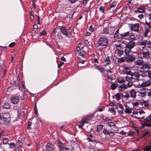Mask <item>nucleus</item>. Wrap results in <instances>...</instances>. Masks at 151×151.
Returning <instances> with one entry per match:
<instances>
[{"label": "nucleus", "instance_id": "obj_40", "mask_svg": "<svg viewBox=\"0 0 151 151\" xmlns=\"http://www.w3.org/2000/svg\"><path fill=\"white\" fill-rule=\"evenodd\" d=\"M8 145L9 147L10 148H13L15 146V144L14 143H8Z\"/></svg>", "mask_w": 151, "mask_h": 151}, {"label": "nucleus", "instance_id": "obj_4", "mask_svg": "<svg viewBox=\"0 0 151 151\" xmlns=\"http://www.w3.org/2000/svg\"><path fill=\"white\" fill-rule=\"evenodd\" d=\"M150 69L149 65L147 63L142 64V66L139 68V71L141 73H145L147 72Z\"/></svg>", "mask_w": 151, "mask_h": 151}, {"label": "nucleus", "instance_id": "obj_3", "mask_svg": "<svg viewBox=\"0 0 151 151\" xmlns=\"http://www.w3.org/2000/svg\"><path fill=\"white\" fill-rule=\"evenodd\" d=\"M60 27V29L61 32L62 33L63 35L68 37L69 35V33H71L72 32L71 27H69L67 31L65 27L63 26H59Z\"/></svg>", "mask_w": 151, "mask_h": 151}, {"label": "nucleus", "instance_id": "obj_60", "mask_svg": "<svg viewBox=\"0 0 151 151\" xmlns=\"http://www.w3.org/2000/svg\"><path fill=\"white\" fill-rule=\"evenodd\" d=\"M87 2V0H83V1L82 2V4L83 5H84V4H85V5H86Z\"/></svg>", "mask_w": 151, "mask_h": 151}, {"label": "nucleus", "instance_id": "obj_53", "mask_svg": "<svg viewBox=\"0 0 151 151\" xmlns=\"http://www.w3.org/2000/svg\"><path fill=\"white\" fill-rule=\"evenodd\" d=\"M147 17L148 18L149 20L150 21V23L151 22V13L148 14L147 15Z\"/></svg>", "mask_w": 151, "mask_h": 151}, {"label": "nucleus", "instance_id": "obj_19", "mask_svg": "<svg viewBox=\"0 0 151 151\" xmlns=\"http://www.w3.org/2000/svg\"><path fill=\"white\" fill-rule=\"evenodd\" d=\"M115 52L117 54V55L121 56L123 53V51L121 48H117L115 50Z\"/></svg>", "mask_w": 151, "mask_h": 151}, {"label": "nucleus", "instance_id": "obj_56", "mask_svg": "<svg viewBox=\"0 0 151 151\" xmlns=\"http://www.w3.org/2000/svg\"><path fill=\"white\" fill-rule=\"evenodd\" d=\"M18 143L20 147H22V143L21 141L18 140Z\"/></svg>", "mask_w": 151, "mask_h": 151}, {"label": "nucleus", "instance_id": "obj_6", "mask_svg": "<svg viewBox=\"0 0 151 151\" xmlns=\"http://www.w3.org/2000/svg\"><path fill=\"white\" fill-rule=\"evenodd\" d=\"M107 38H99L98 41V44L101 46H106L107 44Z\"/></svg>", "mask_w": 151, "mask_h": 151}, {"label": "nucleus", "instance_id": "obj_51", "mask_svg": "<svg viewBox=\"0 0 151 151\" xmlns=\"http://www.w3.org/2000/svg\"><path fill=\"white\" fill-rule=\"evenodd\" d=\"M46 32L45 30L43 31L42 32H40V35L42 36V35H45L46 34Z\"/></svg>", "mask_w": 151, "mask_h": 151}, {"label": "nucleus", "instance_id": "obj_47", "mask_svg": "<svg viewBox=\"0 0 151 151\" xmlns=\"http://www.w3.org/2000/svg\"><path fill=\"white\" fill-rule=\"evenodd\" d=\"M133 85L132 82L131 81L129 82L127 85V88L131 87Z\"/></svg>", "mask_w": 151, "mask_h": 151}, {"label": "nucleus", "instance_id": "obj_44", "mask_svg": "<svg viewBox=\"0 0 151 151\" xmlns=\"http://www.w3.org/2000/svg\"><path fill=\"white\" fill-rule=\"evenodd\" d=\"M103 133L106 135H108L109 134V132L106 130V129L104 128L103 131Z\"/></svg>", "mask_w": 151, "mask_h": 151}, {"label": "nucleus", "instance_id": "obj_48", "mask_svg": "<svg viewBox=\"0 0 151 151\" xmlns=\"http://www.w3.org/2000/svg\"><path fill=\"white\" fill-rule=\"evenodd\" d=\"M57 29H58L57 28H55L53 29L52 32L51 34V35L52 37L54 35L55 33L56 32V30Z\"/></svg>", "mask_w": 151, "mask_h": 151}, {"label": "nucleus", "instance_id": "obj_55", "mask_svg": "<svg viewBox=\"0 0 151 151\" xmlns=\"http://www.w3.org/2000/svg\"><path fill=\"white\" fill-rule=\"evenodd\" d=\"M89 30L91 32H93L94 31V29L92 25L90 26L89 27Z\"/></svg>", "mask_w": 151, "mask_h": 151}, {"label": "nucleus", "instance_id": "obj_5", "mask_svg": "<svg viewBox=\"0 0 151 151\" xmlns=\"http://www.w3.org/2000/svg\"><path fill=\"white\" fill-rule=\"evenodd\" d=\"M149 89L145 88H142L137 90V92L139 94V95L143 97H145L147 94V91Z\"/></svg>", "mask_w": 151, "mask_h": 151}, {"label": "nucleus", "instance_id": "obj_2", "mask_svg": "<svg viewBox=\"0 0 151 151\" xmlns=\"http://www.w3.org/2000/svg\"><path fill=\"white\" fill-rule=\"evenodd\" d=\"M83 47L78 46L76 48V53L78 55L83 56L86 54V52L83 49Z\"/></svg>", "mask_w": 151, "mask_h": 151}, {"label": "nucleus", "instance_id": "obj_50", "mask_svg": "<svg viewBox=\"0 0 151 151\" xmlns=\"http://www.w3.org/2000/svg\"><path fill=\"white\" fill-rule=\"evenodd\" d=\"M148 73V76L149 78V79L150 81H151V71L149 70L147 71Z\"/></svg>", "mask_w": 151, "mask_h": 151}, {"label": "nucleus", "instance_id": "obj_16", "mask_svg": "<svg viewBox=\"0 0 151 151\" xmlns=\"http://www.w3.org/2000/svg\"><path fill=\"white\" fill-rule=\"evenodd\" d=\"M151 84V83L150 81H147L142 83L141 84V86L142 88L143 87H146L150 86Z\"/></svg>", "mask_w": 151, "mask_h": 151}, {"label": "nucleus", "instance_id": "obj_13", "mask_svg": "<svg viewBox=\"0 0 151 151\" xmlns=\"http://www.w3.org/2000/svg\"><path fill=\"white\" fill-rule=\"evenodd\" d=\"M145 11V6H141L138 7L137 9L134 10V12L135 13H142Z\"/></svg>", "mask_w": 151, "mask_h": 151}, {"label": "nucleus", "instance_id": "obj_39", "mask_svg": "<svg viewBox=\"0 0 151 151\" xmlns=\"http://www.w3.org/2000/svg\"><path fill=\"white\" fill-rule=\"evenodd\" d=\"M8 48V47L7 46H0V50L1 51H5Z\"/></svg>", "mask_w": 151, "mask_h": 151}, {"label": "nucleus", "instance_id": "obj_61", "mask_svg": "<svg viewBox=\"0 0 151 151\" xmlns=\"http://www.w3.org/2000/svg\"><path fill=\"white\" fill-rule=\"evenodd\" d=\"M138 17L140 19H142L144 17V15L143 14H140L138 15Z\"/></svg>", "mask_w": 151, "mask_h": 151}, {"label": "nucleus", "instance_id": "obj_59", "mask_svg": "<svg viewBox=\"0 0 151 151\" xmlns=\"http://www.w3.org/2000/svg\"><path fill=\"white\" fill-rule=\"evenodd\" d=\"M64 64V63L63 62H61L60 63L58 64V67L60 68Z\"/></svg>", "mask_w": 151, "mask_h": 151}, {"label": "nucleus", "instance_id": "obj_37", "mask_svg": "<svg viewBox=\"0 0 151 151\" xmlns=\"http://www.w3.org/2000/svg\"><path fill=\"white\" fill-rule=\"evenodd\" d=\"M111 87L112 90H114L116 88L117 86L116 84L113 83L111 85Z\"/></svg>", "mask_w": 151, "mask_h": 151}, {"label": "nucleus", "instance_id": "obj_15", "mask_svg": "<svg viewBox=\"0 0 151 151\" xmlns=\"http://www.w3.org/2000/svg\"><path fill=\"white\" fill-rule=\"evenodd\" d=\"M143 60L142 58H141L135 60L134 62V65H141L143 64Z\"/></svg>", "mask_w": 151, "mask_h": 151}, {"label": "nucleus", "instance_id": "obj_45", "mask_svg": "<svg viewBox=\"0 0 151 151\" xmlns=\"http://www.w3.org/2000/svg\"><path fill=\"white\" fill-rule=\"evenodd\" d=\"M62 149V151H72L71 149L65 147H63Z\"/></svg>", "mask_w": 151, "mask_h": 151}, {"label": "nucleus", "instance_id": "obj_23", "mask_svg": "<svg viewBox=\"0 0 151 151\" xmlns=\"http://www.w3.org/2000/svg\"><path fill=\"white\" fill-rule=\"evenodd\" d=\"M9 141V138H5L3 139V144L4 145L7 144Z\"/></svg>", "mask_w": 151, "mask_h": 151}, {"label": "nucleus", "instance_id": "obj_57", "mask_svg": "<svg viewBox=\"0 0 151 151\" xmlns=\"http://www.w3.org/2000/svg\"><path fill=\"white\" fill-rule=\"evenodd\" d=\"M77 1V0H70V2L72 4L75 3Z\"/></svg>", "mask_w": 151, "mask_h": 151}, {"label": "nucleus", "instance_id": "obj_27", "mask_svg": "<svg viewBox=\"0 0 151 151\" xmlns=\"http://www.w3.org/2000/svg\"><path fill=\"white\" fill-rule=\"evenodd\" d=\"M103 125L102 124L99 125L98 126L97 129V131L99 132L100 130L103 128Z\"/></svg>", "mask_w": 151, "mask_h": 151}, {"label": "nucleus", "instance_id": "obj_54", "mask_svg": "<svg viewBox=\"0 0 151 151\" xmlns=\"http://www.w3.org/2000/svg\"><path fill=\"white\" fill-rule=\"evenodd\" d=\"M88 121L90 120L91 118V116H88L85 117Z\"/></svg>", "mask_w": 151, "mask_h": 151}, {"label": "nucleus", "instance_id": "obj_33", "mask_svg": "<svg viewBox=\"0 0 151 151\" xmlns=\"http://www.w3.org/2000/svg\"><path fill=\"white\" fill-rule=\"evenodd\" d=\"M116 99L117 100H120L121 99V96L119 93H117L115 95Z\"/></svg>", "mask_w": 151, "mask_h": 151}, {"label": "nucleus", "instance_id": "obj_11", "mask_svg": "<svg viewBox=\"0 0 151 151\" xmlns=\"http://www.w3.org/2000/svg\"><path fill=\"white\" fill-rule=\"evenodd\" d=\"M46 151H52L54 149V145L50 143H48L46 145Z\"/></svg>", "mask_w": 151, "mask_h": 151}, {"label": "nucleus", "instance_id": "obj_24", "mask_svg": "<svg viewBox=\"0 0 151 151\" xmlns=\"http://www.w3.org/2000/svg\"><path fill=\"white\" fill-rule=\"evenodd\" d=\"M10 105L8 103H5L3 106V107L4 109H8L10 107Z\"/></svg>", "mask_w": 151, "mask_h": 151}, {"label": "nucleus", "instance_id": "obj_41", "mask_svg": "<svg viewBox=\"0 0 151 151\" xmlns=\"http://www.w3.org/2000/svg\"><path fill=\"white\" fill-rule=\"evenodd\" d=\"M142 126H146L148 127H151V123H148L146 122H145L144 123L142 124Z\"/></svg>", "mask_w": 151, "mask_h": 151}, {"label": "nucleus", "instance_id": "obj_18", "mask_svg": "<svg viewBox=\"0 0 151 151\" xmlns=\"http://www.w3.org/2000/svg\"><path fill=\"white\" fill-rule=\"evenodd\" d=\"M131 97L133 99H135L136 97V92L134 89H132L130 92Z\"/></svg>", "mask_w": 151, "mask_h": 151}, {"label": "nucleus", "instance_id": "obj_7", "mask_svg": "<svg viewBox=\"0 0 151 151\" xmlns=\"http://www.w3.org/2000/svg\"><path fill=\"white\" fill-rule=\"evenodd\" d=\"M130 74V76H132L133 79L137 80H139L140 75L138 71H135L133 73L131 72Z\"/></svg>", "mask_w": 151, "mask_h": 151}, {"label": "nucleus", "instance_id": "obj_26", "mask_svg": "<svg viewBox=\"0 0 151 151\" xmlns=\"http://www.w3.org/2000/svg\"><path fill=\"white\" fill-rule=\"evenodd\" d=\"M131 49H129V48H127V47H126V49L125 50V52L126 54V55H129V53L131 51Z\"/></svg>", "mask_w": 151, "mask_h": 151}, {"label": "nucleus", "instance_id": "obj_42", "mask_svg": "<svg viewBox=\"0 0 151 151\" xmlns=\"http://www.w3.org/2000/svg\"><path fill=\"white\" fill-rule=\"evenodd\" d=\"M150 30V28H147L146 29L145 32L144 33V36L145 37H146L147 36V33L149 32Z\"/></svg>", "mask_w": 151, "mask_h": 151}, {"label": "nucleus", "instance_id": "obj_32", "mask_svg": "<svg viewBox=\"0 0 151 151\" xmlns=\"http://www.w3.org/2000/svg\"><path fill=\"white\" fill-rule=\"evenodd\" d=\"M105 63L107 64H109L110 63V61L109 57H107L105 60Z\"/></svg>", "mask_w": 151, "mask_h": 151}, {"label": "nucleus", "instance_id": "obj_10", "mask_svg": "<svg viewBox=\"0 0 151 151\" xmlns=\"http://www.w3.org/2000/svg\"><path fill=\"white\" fill-rule=\"evenodd\" d=\"M139 24L138 23L132 24L131 27V29L132 31L137 32L139 30Z\"/></svg>", "mask_w": 151, "mask_h": 151}, {"label": "nucleus", "instance_id": "obj_12", "mask_svg": "<svg viewBox=\"0 0 151 151\" xmlns=\"http://www.w3.org/2000/svg\"><path fill=\"white\" fill-rule=\"evenodd\" d=\"M122 71L123 73V74L130 75H131L130 74L131 73V71L130 70V68L127 67L123 68Z\"/></svg>", "mask_w": 151, "mask_h": 151}, {"label": "nucleus", "instance_id": "obj_35", "mask_svg": "<svg viewBox=\"0 0 151 151\" xmlns=\"http://www.w3.org/2000/svg\"><path fill=\"white\" fill-rule=\"evenodd\" d=\"M94 68H95V69L98 70L100 72H103L102 69L101 68H100L99 67H98L97 65H94Z\"/></svg>", "mask_w": 151, "mask_h": 151}, {"label": "nucleus", "instance_id": "obj_28", "mask_svg": "<svg viewBox=\"0 0 151 151\" xmlns=\"http://www.w3.org/2000/svg\"><path fill=\"white\" fill-rule=\"evenodd\" d=\"M117 2L116 1L113 2L111 4L110 6L109 9H111L113 7H114L116 5Z\"/></svg>", "mask_w": 151, "mask_h": 151}, {"label": "nucleus", "instance_id": "obj_9", "mask_svg": "<svg viewBox=\"0 0 151 151\" xmlns=\"http://www.w3.org/2000/svg\"><path fill=\"white\" fill-rule=\"evenodd\" d=\"M19 100V97L17 96H14L11 98V101L12 103L14 104H17Z\"/></svg>", "mask_w": 151, "mask_h": 151}, {"label": "nucleus", "instance_id": "obj_20", "mask_svg": "<svg viewBox=\"0 0 151 151\" xmlns=\"http://www.w3.org/2000/svg\"><path fill=\"white\" fill-rule=\"evenodd\" d=\"M127 88L126 85L123 84L121 85L119 87V90L121 91H124Z\"/></svg>", "mask_w": 151, "mask_h": 151}, {"label": "nucleus", "instance_id": "obj_38", "mask_svg": "<svg viewBox=\"0 0 151 151\" xmlns=\"http://www.w3.org/2000/svg\"><path fill=\"white\" fill-rule=\"evenodd\" d=\"M125 112L127 114H129L132 113V110L130 109L126 108L125 109Z\"/></svg>", "mask_w": 151, "mask_h": 151}, {"label": "nucleus", "instance_id": "obj_21", "mask_svg": "<svg viewBox=\"0 0 151 151\" xmlns=\"http://www.w3.org/2000/svg\"><path fill=\"white\" fill-rule=\"evenodd\" d=\"M143 151H151V143L150 145H148L143 149Z\"/></svg>", "mask_w": 151, "mask_h": 151}, {"label": "nucleus", "instance_id": "obj_30", "mask_svg": "<svg viewBox=\"0 0 151 151\" xmlns=\"http://www.w3.org/2000/svg\"><path fill=\"white\" fill-rule=\"evenodd\" d=\"M124 93V97L125 98L126 100L128 99L129 97V94L127 92H125Z\"/></svg>", "mask_w": 151, "mask_h": 151}, {"label": "nucleus", "instance_id": "obj_34", "mask_svg": "<svg viewBox=\"0 0 151 151\" xmlns=\"http://www.w3.org/2000/svg\"><path fill=\"white\" fill-rule=\"evenodd\" d=\"M88 122L85 117L83 118L81 121V123L84 124H85L87 123Z\"/></svg>", "mask_w": 151, "mask_h": 151}, {"label": "nucleus", "instance_id": "obj_17", "mask_svg": "<svg viewBox=\"0 0 151 151\" xmlns=\"http://www.w3.org/2000/svg\"><path fill=\"white\" fill-rule=\"evenodd\" d=\"M108 125L112 129L114 130H117V127L116 125L114 124V123L110 122L108 123Z\"/></svg>", "mask_w": 151, "mask_h": 151}, {"label": "nucleus", "instance_id": "obj_25", "mask_svg": "<svg viewBox=\"0 0 151 151\" xmlns=\"http://www.w3.org/2000/svg\"><path fill=\"white\" fill-rule=\"evenodd\" d=\"M129 31L125 33H122L120 34V35L122 37H125L129 35Z\"/></svg>", "mask_w": 151, "mask_h": 151}, {"label": "nucleus", "instance_id": "obj_62", "mask_svg": "<svg viewBox=\"0 0 151 151\" xmlns=\"http://www.w3.org/2000/svg\"><path fill=\"white\" fill-rule=\"evenodd\" d=\"M108 30L109 29L108 28H105V29L104 30V32L106 34H107L108 33H109Z\"/></svg>", "mask_w": 151, "mask_h": 151}, {"label": "nucleus", "instance_id": "obj_29", "mask_svg": "<svg viewBox=\"0 0 151 151\" xmlns=\"http://www.w3.org/2000/svg\"><path fill=\"white\" fill-rule=\"evenodd\" d=\"M145 120L146 122H150L151 120V115H149L145 119Z\"/></svg>", "mask_w": 151, "mask_h": 151}, {"label": "nucleus", "instance_id": "obj_49", "mask_svg": "<svg viewBox=\"0 0 151 151\" xmlns=\"http://www.w3.org/2000/svg\"><path fill=\"white\" fill-rule=\"evenodd\" d=\"M34 110L35 111V114L36 115H37V108L36 104H35V106L34 108Z\"/></svg>", "mask_w": 151, "mask_h": 151}, {"label": "nucleus", "instance_id": "obj_36", "mask_svg": "<svg viewBox=\"0 0 151 151\" xmlns=\"http://www.w3.org/2000/svg\"><path fill=\"white\" fill-rule=\"evenodd\" d=\"M124 61H125V59L123 57H122L121 58H119L117 60V62L118 63H119L124 62Z\"/></svg>", "mask_w": 151, "mask_h": 151}, {"label": "nucleus", "instance_id": "obj_1", "mask_svg": "<svg viewBox=\"0 0 151 151\" xmlns=\"http://www.w3.org/2000/svg\"><path fill=\"white\" fill-rule=\"evenodd\" d=\"M147 42V41L144 40L142 42H139L137 43L138 45L143 46L142 47V49H143L142 52V56L143 58H147L150 55V52L149 50L147 49H144Z\"/></svg>", "mask_w": 151, "mask_h": 151}, {"label": "nucleus", "instance_id": "obj_14", "mask_svg": "<svg viewBox=\"0 0 151 151\" xmlns=\"http://www.w3.org/2000/svg\"><path fill=\"white\" fill-rule=\"evenodd\" d=\"M135 45V43L133 41H131L128 43L126 47L127 48L132 49L134 46Z\"/></svg>", "mask_w": 151, "mask_h": 151}, {"label": "nucleus", "instance_id": "obj_52", "mask_svg": "<svg viewBox=\"0 0 151 151\" xmlns=\"http://www.w3.org/2000/svg\"><path fill=\"white\" fill-rule=\"evenodd\" d=\"M15 43L14 42L11 43L8 46V47H12L15 45Z\"/></svg>", "mask_w": 151, "mask_h": 151}, {"label": "nucleus", "instance_id": "obj_22", "mask_svg": "<svg viewBox=\"0 0 151 151\" xmlns=\"http://www.w3.org/2000/svg\"><path fill=\"white\" fill-rule=\"evenodd\" d=\"M125 81L124 78L122 77H120L117 79V81L119 83H124Z\"/></svg>", "mask_w": 151, "mask_h": 151}, {"label": "nucleus", "instance_id": "obj_31", "mask_svg": "<svg viewBox=\"0 0 151 151\" xmlns=\"http://www.w3.org/2000/svg\"><path fill=\"white\" fill-rule=\"evenodd\" d=\"M108 111H110L111 113L113 115H115L116 113V111L113 108H110L109 109Z\"/></svg>", "mask_w": 151, "mask_h": 151}, {"label": "nucleus", "instance_id": "obj_46", "mask_svg": "<svg viewBox=\"0 0 151 151\" xmlns=\"http://www.w3.org/2000/svg\"><path fill=\"white\" fill-rule=\"evenodd\" d=\"M105 9V7L102 6H100V7L99 8V9L101 12H102V13L104 12V10Z\"/></svg>", "mask_w": 151, "mask_h": 151}, {"label": "nucleus", "instance_id": "obj_58", "mask_svg": "<svg viewBox=\"0 0 151 151\" xmlns=\"http://www.w3.org/2000/svg\"><path fill=\"white\" fill-rule=\"evenodd\" d=\"M143 104L145 106H146V107H148L149 106L147 102L146 101H144L143 102Z\"/></svg>", "mask_w": 151, "mask_h": 151}, {"label": "nucleus", "instance_id": "obj_63", "mask_svg": "<svg viewBox=\"0 0 151 151\" xmlns=\"http://www.w3.org/2000/svg\"><path fill=\"white\" fill-rule=\"evenodd\" d=\"M29 15L31 16L32 17V19H34V16L33 14V11H31L30 12Z\"/></svg>", "mask_w": 151, "mask_h": 151}, {"label": "nucleus", "instance_id": "obj_43", "mask_svg": "<svg viewBox=\"0 0 151 151\" xmlns=\"http://www.w3.org/2000/svg\"><path fill=\"white\" fill-rule=\"evenodd\" d=\"M133 78H132V76L131 77H128L127 76L126 77L125 79L126 80L128 81V82H131Z\"/></svg>", "mask_w": 151, "mask_h": 151}, {"label": "nucleus", "instance_id": "obj_64", "mask_svg": "<svg viewBox=\"0 0 151 151\" xmlns=\"http://www.w3.org/2000/svg\"><path fill=\"white\" fill-rule=\"evenodd\" d=\"M147 95L148 96L151 97V90L147 93Z\"/></svg>", "mask_w": 151, "mask_h": 151}, {"label": "nucleus", "instance_id": "obj_8", "mask_svg": "<svg viewBox=\"0 0 151 151\" xmlns=\"http://www.w3.org/2000/svg\"><path fill=\"white\" fill-rule=\"evenodd\" d=\"M125 58L127 62H132L135 59V57L134 56L130 55H126Z\"/></svg>", "mask_w": 151, "mask_h": 151}]
</instances>
